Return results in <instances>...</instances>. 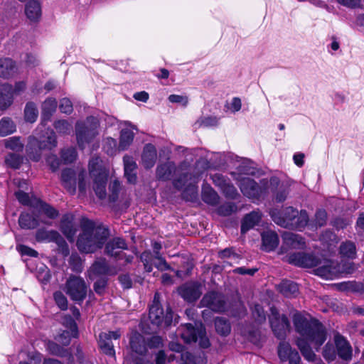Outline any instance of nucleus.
Here are the masks:
<instances>
[{
    "label": "nucleus",
    "instance_id": "nucleus-3",
    "mask_svg": "<svg viewBox=\"0 0 364 364\" xmlns=\"http://www.w3.org/2000/svg\"><path fill=\"white\" fill-rule=\"evenodd\" d=\"M90 176L92 178V188L100 199L106 198V185L108 173L100 157L95 156L89 162Z\"/></svg>",
    "mask_w": 364,
    "mask_h": 364
},
{
    "label": "nucleus",
    "instance_id": "nucleus-9",
    "mask_svg": "<svg viewBox=\"0 0 364 364\" xmlns=\"http://www.w3.org/2000/svg\"><path fill=\"white\" fill-rule=\"evenodd\" d=\"M121 336L119 331L102 332L99 335L98 345L100 350L106 355L114 356L115 351L112 340H118Z\"/></svg>",
    "mask_w": 364,
    "mask_h": 364
},
{
    "label": "nucleus",
    "instance_id": "nucleus-11",
    "mask_svg": "<svg viewBox=\"0 0 364 364\" xmlns=\"http://www.w3.org/2000/svg\"><path fill=\"white\" fill-rule=\"evenodd\" d=\"M288 262L296 266L311 268L320 264V259L312 254L298 252L290 255L288 257Z\"/></svg>",
    "mask_w": 364,
    "mask_h": 364
},
{
    "label": "nucleus",
    "instance_id": "nucleus-13",
    "mask_svg": "<svg viewBox=\"0 0 364 364\" xmlns=\"http://www.w3.org/2000/svg\"><path fill=\"white\" fill-rule=\"evenodd\" d=\"M178 292L187 302H193L202 294L201 285L198 282L186 283L178 289Z\"/></svg>",
    "mask_w": 364,
    "mask_h": 364
},
{
    "label": "nucleus",
    "instance_id": "nucleus-35",
    "mask_svg": "<svg viewBox=\"0 0 364 364\" xmlns=\"http://www.w3.org/2000/svg\"><path fill=\"white\" fill-rule=\"evenodd\" d=\"M339 252L342 257L353 259L356 257V246L351 241H346L341 244Z\"/></svg>",
    "mask_w": 364,
    "mask_h": 364
},
{
    "label": "nucleus",
    "instance_id": "nucleus-20",
    "mask_svg": "<svg viewBox=\"0 0 364 364\" xmlns=\"http://www.w3.org/2000/svg\"><path fill=\"white\" fill-rule=\"evenodd\" d=\"M124 176L129 183L135 184L137 181V165L134 159L128 155L123 157Z\"/></svg>",
    "mask_w": 364,
    "mask_h": 364
},
{
    "label": "nucleus",
    "instance_id": "nucleus-32",
    "mask_svg": "<svg viewBox=\"0 0 364 364\" xmlns=\"http://www.w3.org/2000/svg\"><path fill=\"white\" fill-rule=\"evenodd\" d=\"M261 213L258 211H252L247 214L243 219L241 225L242 233H245L259 223L261 219Z\"/></svg>",
    "mask_w": 364,
    "mask_h": 364
},
{
    "label": "nucleus",
    "instance_id": "nucleus-17",
    "mask_svg": "<svg viewBox=\"0 0 364 364\" xmlns=\"http://www.w3.org/2000/svg\"><path fill=\"white\" fill-rule=\"evenodd\" d=\"M270 215L274 223L284 228V225L280 223L279 220H284L285 223H287L288 222H293L295 215H297V210L292 207H287L282 211L274 209L271 210Z\"/></svg>",
    "mask_w": 364,
    "mask_h": 364
},
{
    "label": "nucleus",
    "instance_id": "nucleus-33",
    "mask_svg": "<svg viewBox=\"0 0 364 364\" xmlns=\"http://www.w3.org/2000/svg\"><path fill=\"white\" fill-rule=\"evenodd\" d=\"M277 289L286 297L295 296L299 292L297 284L289 280L282 281L278 285Z\"/></svg>",
    "mask_w": 364,
    "mask_h": 364
},
{
    "label": "nucleus",
    "instance_id": "nucleus-5",
    "mask_svg": "<svg viewBox=\"0 0 364 364\" xmlns=\"http://www.w3.org/2000/svg\"><path fill=\"white\" fill-rule=\"evenodd\" d=\"M200 173L196 174L186 173L173 181V186L177 189L184 190L182 193L183 198L188 201H193L196 199L198 196V188L196 183Z\"/></svg>",
    "mask_w": 364,
    "mask_h": 364
},
{
    "label": "nucleus",
    "instance_id": "nucleus-22",
    "mask_svg": "<svg viewBox=\"0 0 364 364\" xmlns=\"http://www.w3.org/2000/svg\"><path fill=\"white\" fill-rule=\"evenodd\" d=\"M176 171V167L175 164L172 161H166L157 166L156 176L159 180L168 181Z\"/></svg>",
    "mask_w": 364,
    "mask_h": 364
},
{
    "label": "nucleus",
    "instance_id": "nucleus-19",
    "mask_svg": "<svg viewBox=\"0 0 364 364\" xmlns=\"http://www.w3.org/2000/svg\"><path fill=\"white\" fill-rule=\"evenodd\" d=\"M74 215L71 213L65 214L60 221V230L70 241H73L76 233L74 225Z\"/></svg>",
    "mask_w": 364,
    "mask_h": 364
},
{
    "label": "nucleus",
    "instance_id": "nucleus-21",
    "mask_svg": "<svg viewBox=\"0 0 364 364\" xmlns=\"http://www.w3.org/2000/svg\"><path fill=\"white\" fill-rule=\"evenodd\" d=\"M157 157L156 149L151 144H147L144 146L141 154L142 164L145 168H151L156 163Z\"/></svg>",
    "mask_w": 364,
    "mask_h": 364
},
{
    "label": "nucleus",
    "instance_id": "nucleus-55",
    "mask_svg": "<svg viewBox=\"0 0 364 364\" xmlns=\"http://www.w3.org/2000/svg\"><path fill=\"white\" fill-rule=\"evenodd\" d=\"M54 127L55 129L62 134H68L72 131V125L66 120H58L55 122Z\"/></svg>",
    "mask_w": 364,
    "mask_h": 364
},
{
    "label": "nucleus",
    "instance_id": "nucleus-12",
    "mask_svg": "<svg viewBox=\"0 0 364 364\" xmlns=\"http://www.w3.org/2000/svg\"><path fill=\"white\" fill-rule=\"evenodd\" d=\"M283 244L281 252H287L289 250H304L306 247L305 240L299 235L286 232L282 235Z\"/></svg>",
    "mask_w": 364,
    "mask_h": 364
},
{
    "label": "nucleus",
    "instance_id": "nucleus-31",
    "mask_svg": "<svg viewBox=\"0 0 364 364\" xmlns=\"http://www.w3.org/2000/svg\"><path fill=\"white\" fill-rule=\"evenodd\" d=\"M316 274L326 279H331L338 273V269L332 261H325L322 266L318 267L316 270Z\"/></svg>",
    "mask_w": 364,
    "mask_h": 364
},
{
    "label": "nucleus",
    "instance_id": "nucleus-63",
    "mask_svg": "<svg viewBox=\"0 0 364 364\" xmlns=\"http://www.w3.org/2000/svg\"><path fill=\"white\" fill-rule=\"evenodd\" d=\"M323 355L328 360H333L335 358L336 353L333 344L329 343L326 344L323 351Z\"/></svg>",
    "mask_w": 364,
    "mask_h": 364
},
{
    "label": "nucleus",
    "instance_id": "nucleus-4",
    "mask_svg": "<svg viewBox=\"0 0 364 364\" xmlns=\"http://www.w3.org/2000/svg\"><path fill=\"white\" fill-rule=\"evenodd\" d=\"M99 122L94 117H89L84 122H77L75 126L78 146L82 149L93 142L99 135Z\"/></svg>",
    "mask_w": 364,
    "mask_h": 364
},
{
    "label": "nucleus",
    "instance_id": "nucleus-24",
    "mask_svg": "<svg viewBox=\"0 0 364 364\" xmlns=\"http://www.w3.org/2000/svg\"><path fill=\"white\" fill-rule=\"evenodd\" d=\"M129 344L132 350L139 355L146 352V344L144 336L138 332H134L130 337Z\"/></svg>",
    "mask_w": 364,
    "mask_h": 364
},
{
    "label": "nucleus",
    "instance_id": "nucleus-52",
    "mask_svg": "<svg viewBox=\"0 0 364 364\" xmlns=\"http://www.w3.org/2000/svg\"><path fill=\"white\" fill-rule=\"evenodd\" d=\"M41 151L38 148V146H34L28 143L27 149V154L29 159L33 161H38L41 159Z\"/></svg>",
    "mask_w": 364,
    "mask_h": 364
},
{
    "label": "nucleus",
    "instance_id": "nucleus-64",
    "mask_svg": "<svg viewBox=\"0 0 364 364\" xmlns=\"http://www.w3.org/2000/svg\"><path fill=\"white\" fill-rule=\"evenodd\" d=\"M55 340L63 346H67L70 343V333L68 331H63L57 337H55Z\"/></svg>",
    "mask_w": 364,
    "mask_h": 364
},
{
    "label": "nucleus",
    "instance_id": "nucleus-10",
    "mask_svg": "<svg viewBox=\"0 0 364 364\" xmlns=\"http://www.w3.org/2000/svg\"><path fill=\"white\" fill-rule=\"evenodd\" d=\"M200 305L216 312H221L225 309L224 296L221 294L215 291L205 294L200 301Z\"/></svg>",
    "mask_w": 364,
    "mask_h": 364
},
{
    "label": "nucleus",
    "instance_id": "nucleus-27",
    "mask_svg": "<svg viewBox=\"0 0 364 364\" xmlns=\"http://www.w3.org/2000/svg\"><path fill=\"white\" fill-rule=\"evenodd\" d=\"M309 221V216L305 210H297V215H295L293 222H288L287 223L283 220H279V223L284 225V228H291L296 229H301L304 228Z\"/></svg>",
    "mask_w": 364,
    "mask_h": 364
},
{
    "label": "nucleus",
    "instance_id": "nucleus-45",
    "mask_svg": "<svg viewBox=\"0 0 364 364\" xmlns=\"http://www.w3.org/2000/svg\"><path fill=\"white\" fill-rule=\"evenodd\" d=\"M6 164L14 169L18 168L23 163V157L18 154H9L5 159Z\"/></svg>",
    "mask_w": 364,
    "mask_h": 364
},
{
    "label": "nucleus",
    "instance_id": "nucleus-41",
    "mask_svg": "<svg viewBox=\"0 0 364 364\" xmlns=\"http://www.w3.org/2000/svg\"><path fill=\"white\" fill-rule=\"evenodd\" d=\"M215 330L221 336H228L231 331V326L228 321L224 318L217 317L215 319Z\"/></svg>",
    "mask_w": 364,
    "mask_h": 364
},
{
    "label": "nucleus",
    "instance_id": "nucleus-2",
    "mask_svg": "<svg viewBox=\"0 0 364 364\" xmlns=\"http://www.w3.org/2000/svg\"><path fill=\"white\" fill-rule=\"evenodd\" d=\"M82 233L79 235L77 246L85 253H92L101 249L109 236V230L102 225H96L91 220H86L82 224Z\"/></svg>",
    "mask_w": 364,
    "mask_h": 364
},
{
    "label": "nucleus",
    "instance_id": "nucleus-36",
    "mask_svg": "<svg viewBox=\"0 0 364 364\" xmlns=\"http://www.w3.org/2000/svg\"><path fill=\"white\" fill-rule=\"evenodd\" d=\"M203 200L212 205H215L219 202V196L210 186H204L202 191Z\"/></svg>",
    "mask_w": 364,
    "mask_h": 364
},
{
    "label": "nucleus",
    "instance_id": "nucleus-60",
    "mask_svg": "<svg viewBox=\"0 0 364 364\" xmlns=\"http://www.w3.org/2000/svg\"><path fill=\"white\" fill-rule=\"evenodd\" d=\"M40 208L50 218H55L58 216V211L46 203L40 202Z\"/></svg>",
    "mask_w": 364,
    "mask_h": 364
},
{
    "label": "nucleus",
    "instance_id": "nucleus-49",
    "mask_svg": "<svg viewBox=\"0 0 364 364\" xmlns=\"http://www.w3.org/2000/svg\"><path fill=\"white\" fill-rule=\"evenodd\" d=\"M55 230H46L45 229H39L36 234V239L38 242H51Z\"/></svg>",
    "mask_w": 364,
    "mask_h": 364
},
{
    "label": "nucleus",
    "instance_id": "nucleus-8",
    "mask_svg": "<svg viewBox=\"0 0 364 364\" xmlns=\"http://www.w3.org/2000/svg\"><path fill=\"white\" fill-rule=\"evenodd\" d=\"M65 291L72 300L82 301L87 296V287L82 278L71 276L65 283Z\"/></svg>",
    "mask_w": 364,
    "mask_h": 364
},
{
    "label": "nucleus",
    "instance_id": "nucleus-62",
    "mask_svg": "<svg viewBox=\"0 0 364 364\" xmlns=\"http://www.w3.org/2000/svg\"><path fill=\"white\" fill-rule=\"evenodd\" d=\"M107 279L105 278H100L97 279L93 285L95 291L100 295L104 294L107 287Z\"/></svg>",
    "mask_w": 364,
    "mask_h": 364
},
{
    "label": "nucleus",
    "instance_id": "nucleus-61",
    "mask_svg": "<svg viewBox=\"0 0 364 364\" xmlns=\"http://www.w3.org/2000/svg\"><path fill=\"white\" fill-rule=\"evenodd\" d=\"M16 249L22 255H27L33 257H37L38 255L37 251L24 245H17Z\"/></svg>",
    "mask_w": 364,
    "mask_h": 364
},
{
    "label": "nucleus",
    "instance_id": "nucleus-43",
    "mask_svg": "<svg viewBox=\"0 0 364 364\" xmlns=\"http://www.w3.org/2000/svg\"><path fill=\"white\" fill-rule=\"evenodd\" d=\"M24 115L26 121L33 123L38 115V112L36 105L33 102H28L24 109Z\"/></svg>",
    "mask_w": 364,
    "mask_h": 364
},
{
    "label": "nucleus",
    "instance_id": "nucleus-46",
    "mask_svg": "<svg viewBox=\"0 0 364 364\" xmlns=\"http://www.w3.org/2000/svg\"><path fill=\"white\" fill-rule=\"evenodd\" d=\"M109 200L111 202H115L119 198V194L121 190L120 183L117 180H114L110 182L109 186Z\"/></svg>",
    "mask_w": 364,
    "mask_h": 364
},
{
    "label": "nucleus",
    "instance_id": "nucleus-56",
    "mask_svg": "<svg viewBox=\"0 0 364 364\" xmlns=\"http://www.w3.org/2000/svg\"><path fill=\"white\" fill-rule=\"evenodd\" d=\"M237 210V206L232 203H227L221 205L218 209V214L224 216L230 215Z\"/></svg>",
    "mask_w": 364,
    "mask_h": 364
},
{
    "label": "nucleus",
    "instance_id": "nucleus-16",
    "mask_svg": "<svg viewBox=\"0 0 364 364\" xmlns=\"http://www.w3.org/2000/svg\"><path fill=\"white\" fill-rule=\"evenodd\" d=\"M30 144L38 146L40 150H51L57 146L56 136L53 131L48 130L46 136L41 139L30 137Z\"/></svg>",
    "mask_w": 364,
    "mask_h": 364
},
{
    "label": "nucleus",
    "instance_id": "nucleus-37",
    "mask_svg": "<svg viewBox=\"0 0 364 364\" xmlns=\"http://www.w3.org/2000/svg\"><path fill=\"white\" fill-rule=\"evenodd\" d=\"M16 72L14 62L10 58L0 59V76L9 77Z\"/></svg>",
    "mask_w": 364,
    "mask_h": 364
},
{
    "label": "nucleus",
    "instance_id": "nucleus-50",
    "mask_svg": "<svg viewBox=\"0 0 364 364\" xmlns=\"http://www.w3.org/2000/svg\"><path fill=\"white\" fill-rule=\"evenodd\" d=\"M61 157L65 164L72 163L77 158L76 150L73 147L64 149L61 151Z\"/></svg>",
    "mask_w": 364,
    "mask_h": 364
},
{
    "label": "nucleus",
    "instance_id": "nucleus-25",
    "mask_svg": "<svg viewBox=\"0 0 364 364\" xmlns=\"http://www.w3.org/2000/svg\"><path fill=\"white\" fill-rule=\"evenodd\" d=\"M262 249L267 252L274 250L279 245L277 234L271 230L264 232L262 234Z\"/></svg>",
    "mask_w": 364,
    "mask_h": 364
},
{
    "label": "nucleus",
    "instance_id": "nucleus-44",
    "mask_svg": "<svg viewBox=\"0 0 364 364\" xmlns=\"http://www.w3.org/2000/svg\"><path fill=\"white\" fill-rule=\"evenodd\" d=\"M53 235H54V236L51 242H55L57 244L60 249V251L64 256L68 255V245L66 243L65 240L63 239V237L57 231H55V233H53Z\"/></svg>",
    "mask_w": 364,
    "mask_h": 364
},
{
    "label": "nucleus",
    "instance_id": "nucleus-40",
    "mask_svg": "<svg viewBox=\"0 0 364 364\" xmlns=\"http://www.w3.org/2000/svg\"><path fill=\"white\" fill-rule=\"evenodd\" d=\"M4 144L8 149L16 152L22 151L24 144L19 136H11L4 140Z\"/></svg>",
    "mask_w": 364,
    "mask_h": 364
},
{
    "label": "nucleus",
    "instance_id": "nucleus-29",
    "mask_svg": "<svg viewBox=\"0 0 364 364\" xmlns=\"http://www.w3.org/2000/svg\"><path fill=\"white\" fill-rule=\"evenodd\" d=\"M61 180L64 187L71 193L76 189L75 173L73 169H64L61 174Z\"/></svg>",
    "mask_w": 364,
    "mask_h": 364
},
{
    "label": "nucleus",
    "instance_id": "nucleus-15",
    "mask_svg": "<svg viewBox=\"0 0 364 364\" xmlns=\"http://www.w3.org/2000/svg\"><path fill=\"white\" fill-rule=\"evenodd\" d=\"M275 309H272L274 316L270 318V324L274 335L279 339H284L286 336L287 331L289 328V322L285 315L281 317L277 316Z\"/></svg>",
    "mask_w": 364,
    "mask_h": 364
},
{
    "label": "nucleus",
    "instance_id": "nucleus-48",
    "mask_svg": "<svg viewBox=\"0 0 364 364\" xmlns=\"http://www.w3.org/2000/svg\"><path fill=\"white\" fill-rule=\"evenodd\" d=\"M294 349L287 343H282L278 347V355L282 361H287L290 353Z\"/></svg>",
    "mask_w": 364,
    "mask_h": 364
},
{
    "label": "nucleus",
    "instance_id": "nucleus-38",
    "mask_svg": "<svg viewBox=\"0 0 364 364\" xmlns=\"http://www.w3.org/2000/svg\"><path fill=\"white\" fill-rule=\"evenodd\" d=\"M57 101L55 98H48L42 105V116L43 120H49L52 114L57 108Z\"/></svg>",
    "mask_w": 364,
    "mask_h": 364
},
{
    "label": "nucleus",
    "instance_id": "nucleus-58",
    "mask_svg": "<svg viewBox=\"0 0 364 364\" xmlns=\"http://www.w3.org/2000/svg\"><path fill=\"white\" fill-rule=\"evenodd\" d=\"M221 190L224 193V194L232 199H235L237 198V196H239L237 189L235 188V186L232 184L230 183V181H228L225 186H224Z\"/></svg>",
    "mask_w": 364,
    "mask_h": 364
},
{
    "label": "nucleus",
    "instance_id": "nucleus-1",
    "mask_svg": "<svg viewBox=\"0 0 364 364\" xmlns=\"http://www.w3.org/2000/svg\"><path fill=\"white\" fill-rule=\"evenodd\" d=\"M293 323L296 331L300 335L296 339V346L302 355L309 361H314L316 357L310 343L318 349L326 340L325 327L318 320L307 318L301 314H295Z\"/></svg>",
    "mask_w": 364,
    "mask_h": 364
},
{
    "label": "nucleus",
    "instance_id": "nucleus-6",
    "mask_svg": "<svg viewBox=\"0 0 364 364\" xmlns=\"http://www.w3.org/2000/svg\"><path fill=\"white\" fill-rule=\"evenodd\" d=\"M181 338L187 343L198 341L200 346L203 348H207L210 345L206 336L205 328L202 325L196 328L192 324L186 323L181 326Z\"/></svg>",
    "mask_w": 364,
    "mask_h": 364
},
{
    "label": "nucleus",
    "instance_id": "nucleus-30",
    "mask_svg": "<svg viewBox=\"0 0 364 364\" xmlns=\"http://www.w3.org/2000/svg\"><path fill=\"white\" fill-rule=\"evenodd\" d=\"M12 86L9 84L2 85L0 88V108L5 109L13 102Z\"/></svg>",
    "mask_w": 364,
    "mask_h": 364
},
{
    "label": "nucleus",
    "instance_id": "nucleus-34",
    "mask_svg": "<svg viewBox=\"0 0 364 364\" xmlns=\"http://www.w3.org/2000/svg\"><path fill=\"white\" fill-rule=\"evenodd\" d=\"M18 224L23 229H34L38 225V220L30 213H22L18 218Z\"/></svg>",
    "mask_w": 364,
    "mask_h": 364
},
{
    "label": "nucleus",
    "instance_id": "nucleus-23",
    "mask_svg": "<svg viewBox=\"0 0 364 364\" xmlns=\"http://www.w3.org/2000/svg\"><path fill=\"white\" fill-rule=\"evenodd\" d=\"M25 14L31 21H38L42 14L41 6L38 1L31 0L25 6Z\"/></svg>",
    "mask_w": 364,
    "mask_h": 364
},
{
    "label": "nucleus",
    "instance_id": "nucleus-57",
    "mask_svg": "<svg viewBox=\"0 0 364 364\" xmlns=\"http://www.w3.org/2000/svg\"><path fill=\"white\" fill-rule=\"evenodd\" d=\"M53 298L56 304L61 310L67 309L68 300L61 291H55L53 294Z\"/></svg>",
    "mask_w": 364,
    "mask_h": 364
},
{
    "label": "nucleus",
    "instance_id": "nucleus-54",
    "mask_svg": "<svg viewBox=\"0 0 364 364\" xmlns=\"http://www.w3.org/2000/svg\"><path fill=\"white\" fill-rule=\"evenodd\" d=\"M252 316L259 323H263L266 320V314L264 311L259 304H255L252 310Z\"/></svg>",
    "mask_w": 364,
    "mask_h": 364
},
{
    "label": "nucleus",
    "instance_id": "nucleus-42",
    "mask_svg": "<svg viewBox=\"0 0 364 364\" xmlns=\"http://www.w3.org/2000/svg\"><path fill=\"white\" fill-rule=\"evenodd\" d=\"M134 136V134L130 129H122L120 135L119 149L121 150L127 149L132 143Z\"/></svg>",
    "mask_w": 364,
    "mask_h": 364
},
{
    "label": "nucleus",
    "instance_id": "nucleus-28",
    "mask_svg": "<svg viewBox=\"0 0 364 364\" xmlns=\"http://www.w3.org/2000/svg\"><path fill=\"white\" fill-rule=\"evenodd\" d=\"M109 266L105 258L97 259L89 269V277L92 279L93 277L105 275L108 273Z\"/></svg>",
    "mask_w": 364,
    "mask_h": 364
},
{
    "label": "nucleus",
    "instance_id": "nucleus-14",
    "mask_svg": "<svg viewBox=\"0 0 364 364\" xmlns=\"http://www.w3.org/2000/svg\"><path fill=\"white\" fill-rule=\"evenodd\" d=\"M238 186L243 195L250 198H257L262 193V188L253 179L248 177L239 179Z\"/></svg>",
    "mask_w": 364,
    "mask_h": 364
},
{
    "label": "nucleus",
    "instance_id": "nucleus-47",
    "mask_svg": "<svg viewBox=\"0 0 364 364\" xmlns=\"http://www.w3.org/2000/svg\"><path fill=\"white\" fill-rule=\"evenodd\" d=\"M140 257L141 262L144 263L146 271L148 272H151L154 255L150 251H145L141 255Z\"/></svg>",
    "mask_w": 364,
    "mask_h": 364
},
{
    "label": "nucleus",
    "instance_id": "nucleus-59",
    "mask_svg": "<svg viewBox=\"0 0 364 364\" xmlns=\"http://www.w3.org/2000/svg\"><path fill=\"white\" fill-rule=\"evenodd\" d=\"M63 323L66 327L69 328L73 333V337L77 336V327L75 321L70 316H65L63 318Z\"/></svg>",
    "mask_w": 364,
    "mask_h": 364
},
{
    "label": "nucleus",
    "instance_id": "nucleus-18",
    "mask_svg": "<svg viewBox=\"0 0 364 364\" xmlns=\"http://www.w3.org/2000/svg\"><path fill=\"white\" fill-rule=\"evenodd\" d=\"M127 249L125 240L121 237H114L110 240L105 246V253L111 257L121 256L123 250Z\"/></svg>",
    "mask_w": 364,
    "mask_h": 364
},
{
    "label": "nucleus",
    "instance_id": "nucleus-53",
    "mask_svg": "<svg viewBox=\"0 0 364 364\" xmlns=\"http://www.w3.org/2000/svg\"><path fill=\"white\" fill-rule=\"evenodd\" d=\"M47 350L50 353L55 355L63 356L65 354L66 350L58 343L53 341H48L47 343Z\"/></svg>",
    "mask_w": 364,
    "mask_h": 364
},
{
    "label": "nucleus",
    "instance_id": "nucleus-51",
    "mask_svg": "<svg viewBox=\"0 0 364 364\" xmlns=\"http://www.w3.org/2000/svg\"><path fill=\"white\" fill-rule=\"evenodd\" d=\"M117 147V141L112 137H107L105 139L103 149L108 155H114Z\"/></svg>",
    "mask_w": 364,
    "mask_h": 364
},
{
    "label": "nucleus",
    "instance_id": "nucleus-7",
    "mask_svg": "<svg viewBox=\"0 0 364 364\" xmlns=\"http://www.w3.org/2000/svg\"><path fill=\"white\" fill-rule=\"evenodd\" d=\"M149 318L152 323L157 326L164 322L166 326H169L172 323L173 312L168 307L166 315L164 314L163 309L160 304V294L156 292L154 296L153 304L149 309Z\"/></svg>",
    "mask_w": 364,
    "mask_h": 364
},
{
    "label": "nucleus",
    "instance_id": "nucleus-39",
    "mask_svg": "<svg viewBox=\"0 0 364 364\" xmlns=\"http://www.w3.org/2000/svg\"><path fill=\"white\" fill-rule=\"evenodd\" d=\"M15 123L9 117H4L0 120V136H6L16 132Z\"/></svg>",
    "mask_w": 364,
    "mask_h": 364
},
{
    "label": "nucleus",
    "instance_id": "nucleus-26",
    "mask_svg": "<svg viewBox=\"0 0 364 364\" xmlns=\"http://www.w3.org/2000/svg\"><path fill=\"white\" fill-rule=\"evenodd\" d=\"M335 343L338 350V355L344 360H349L352 356L351 348L345 338L337 334L335 336Z\"/></svg>",
    "mask_w": 364,
    "mask_h": 364
}]
</instances>
